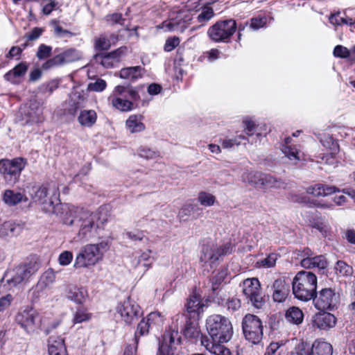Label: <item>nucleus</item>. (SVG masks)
<instances>
[{"instance_id": "obj_1", "label": "nucleus", "mask_w": 355, "mask_h": 355, "mask_svg": "<svg viewBox=\"0 0 355 355\" xmlns=\"http://www.w3.org/2000/svg\"><path fill=\"white\" fill-rule=\"evenodd\" d=\"M107 207H101L96 212L81 210L73 219H66L64 223L78 226L77 238L80 241H85L98 235V230L102 229L107 223Z\"/></svg>"}, {"instance_id": "obj_2", "label": "nucleus", "mask_w": 355, "mask_h": 355, "mask_svg": "<svg viewBox=\"0 0 355 355\" xmlns=\"http://www.w3.org/2000/svg\"><path fill=\"white\" fill-rule=\"evenodd\" d=\"M110 247L108 239L102 240L96 243H87L83 245L76 254L73 268L75 269H90L104 258L105 254Z\"/></svg>"}, {"instance_id": "obj_3", "label": "nucleus", "mask_w": 355, "mask_h": 355, "mask_svg": "<svg viewBox=\"0 0 355 355\" xmlns=\"http://www.w3.org/2000/svg\"><path fill=\"white\" fill-rule=\"evenodd\" d=\"M206 328L210 337L215 343H227L233 336V327L226 317L214 314L206 320Z\"/></svg>"}, {"instance_id": "obj_4", "label": "nucleus", "mask_w": 355, "mask_h": 355, "mask_svg": "<svg viewBox=\"0 0 355 355\" xmlns=\"http://www.w3.org/2000/svg\"><path fill=\"white\" fill-rule=\"evenodd\" d=\"M317 282V277L313 272H298L292 282L295 297L304 302L313 299L316 293Z\"/></svg>"}, {"instance_id": "obj_5", "label": "nucleus", "mask_w": 355, "mask_h": 355, "mask_svg": "<svg viewBox=\"0 0 355 355\" xmlns=\"http://www.w3.org/2000/svg\"><path fill=\"white\" fill-rule=\"evenodd\" d=\"M28 192L33 199L41 205L45 212H53L55 204L60 203L59 189L55 183L33 187Z\"/></svg>"}, {"instance_id": "obj_6", "label": "nucleus", "mask_w": 355, "mask_h": 355, "mask_svg": "<svg viewBox=\"0 0 355 355\" xmlns=\"http://www.w3.org/2000/svg\"><path fill=\"white\" fill-rule=\"evenodd\" d=\"M236 29L237 24L234 19L220 20L209 28L207 35L214 42L227 43Z\"/></svg>"}, {"instance_id": "obj_7", "label": "nucleus", "mask_w": 355, "mask_h": 355, "mask_svg": "<svg viewBox=\"0 0 355 355\" xmlns=\"http://www.w3.org/2000/svg\"><path fill=\"white\" fill-rule=\"evenodd\" d=\"M242 329L247 340L252 344L259 343L263 338V324L260 318L252 314H246L242 320Z\"/></svg>"}, {"instance_id": "obj_8", "label": "nucleus", "mask_w": 355, "mask_h": 355, "mask_svg": "<svg viewBox=\"0 0 355 355\" xmlns=\"http://www.w3.org/2000/svg\"><path fill=\"white\" fill-rule=\"evenodd\" d=\"M114 317L126 324H131L137 320L141 312L139 306L130 297L119 303L115 309Z\"/></svg>"}, {"instance_id": "obj_9", "label": "nucleus", "mask_w": 355, "mask_h": 355, "mask_svg": "<svg viewBox=\"0 0 355 355\" xmlns=\"http://www.w3.org/2000/svg\"><path fill=\"white\" fill-rule=\"evenodd\" d=\"M231 252L232 247L230 243L217 245L210 242L202 245L200 261L211 265L219 260L221 257L230 254Z\"/></svg>"}, {"instance_id": "obj_10", "label": "nucleus", "mask_w": 355, "mask_h": 355, "mask_svg": "<svg viewBox=\"0 0 355 355\" xmlns=\"http://www.w3.org/2000/svg\"><path fill=\"white\" fill-rule=\"evenodd\" d=\"M15 320L27 333L34 332L40 324L39 313L31 306L20 310L16 315Z\"/></svg>"}, {"instance_id": "obj_11", "label": "nucleus", "mask_w": 355, "mask_h": 355, "mask_svg": "<svg viewBox=\"0 0 355 355\" xmlns=\"http://www.w3.org/2000/svg\"><path fill=\"white\" fill-rule=\"evenodd\" d=\"M313 299L315 306L318 310H333L339 303L340 295L331 288H325L315 293Z\"/></svg>"}, {"instance_id": "obj_12", "label": "nucleus", "mask_w": 355, "mask_h": 355, "mask_svg": "<svg viewBox=\"0 0 355 355\" xmlns=\"http://www.w3.org/2000/svg\"><path fill=\"white\" fill-rule=\"evenodd\" d=\"M243 293L255 308H261L265 303L261 291V285L257 278H248L243 282Z\"/></svg>"}, {"instance_id": "obj_13", "label": "nucleus", "mask_w": 355, "mask_h": 355, "mask_svg": "<svg viewBox=\"0 0 355 355\" xmlns=\"http://www.w3.org/2000/svg\"><path fill=\"white\" fill-rule=\"evenodd\" d=\"M21 120L24 124L42 122L44 119L42 104L37 99H31L28 104L20 108Z\"/></svg>"}, {"instance_id": "obj_14", "label": "nucleus", "mask_w": 355, "mask_h": 355, "mask_svg": "<svg viewBox=\"0 0 355 355\" xmlns=\"http://www.w3.org/2000/svg\"><path fill=\"white\" fill-rule=\"evenodd\" d=\"M37 265L35 263L18 266L10 272V277L7 279L9 284L17 286L26 282L29 278L37 270Z\"/></svg>"}, {"instance_id": "obj_15", "label": "nucleus", "mask_w": 355, "mask_h": 355, "mask_svg": "<svg viewBox=\"0 0 355 355\" xmlns=\"http://www.w3.org/2000/svg\"><path fill=\"white\" fill-rule=\"evenodd\" d=\"M181 340L178 329L170 328L166 331L163 336L162 342L160 344L157 355H175L176 345Z\"/></svg>"}, {"instance_id": "obj_16", "label": "nucleus", "mask_w": 355, "mask_h": 355, "mask_svg": "<svg viewBox=\"0 0 355 355\" xmlns=\"http://www.w3.org/2000/svg\"><path fill=\"white\" fill-rule=\"evenodd\" d=\"M26 165V160L22 157L12 160L3 159L0 160V173L10 176L19 175Z\"/></svg>"}, {"instance_id": "obj_17", "label": "nucleus", "mask_w": 355, "mask_h": 355, "mask_svg": "<svg viewBox=\"0 0 355 355\" xmlns=\"http://www.w3.org/2000/svg\"><path fill=\"white\" fill-rule=\"evenodd\" d=\"M80 58V53L75 49H69L54 56L53 58L47 60L42 66L43 69L61 65L65 63L72 62Z\"/></svg>"}, {"instance_id": "obj_18", "label": "nucleus", "mask_w": 355, "mask_h": 355, "mask_svg": "<svg viewBox=\"0 0 355 355\" xmlns=\"http://www.w3.org/2000/svg\"><path fill=\"white\" fill-rule=\"evenodd\" d=\"M152 250H147L139 255H135L131 259V265L135 268H139L141 272H146L151 268L155 260L151 256Z\"/></svg>"}, {"instance_id": "obj_19", "label": "nucleus", "mask_w": 355, "mask_h": 355, "mask_svg": "<svg viewBox=\"0 0 355 355\" xmlns=\"http://www.w3.org/2000/svg\"><path fill=\"white\" fill-rule=\"evenodd\" d=\"M272 290V297L273 300L277 302H283L289 293L290 286L284 279L279 278L273 282Z\"/></svg>"}, {"instance_id": "obj_20", "label": "nucleus", "mask_w": 355, "mask_h": 355, "mask_svg": "<svg viewBox=\"0 0 355 355\" xmlns=\"http://www.w3.org/2000/svg\"><path fill=\"white\" fill-rule=\"evenodd\" d=\"M49 355H67L64 338L60 336H52L48 341Z\"/></svg>"}, {"instance_id": "obj_21", "label": "nucleus", "mask_w": 355, "mask_h": 355, "mask_svg": "<svg viewBox=\"0 0 355 355\" xmlns=\"http://www.w3.org/2000/svg\"><path fill=\"white\" fill-rule=\"evenodd\" d=\"M64 293L67 299L77 304H82L87 297V291L84 288H78L73 285L67 286Z\"/></svg>"}, {"instance_id": "obj_22", "label": "nucleus", "mask_w": 355, "mask_h": 355, "mask_svg": "<svg viewBox=\"0 0 355 355\" xmlns=\"http://www.w3.org/2000/svg\"><path fill=\"white\" fill-rule=\"evenodd\" d=\"M336 318L329 313L318 314L313 320V324L320 329H327L335 326Z\"/></svg>"}, {"instance_id": "obj_23", "label": "nucleus", "mask_w": 355, "mask_h": 355, "mask_svg": "<svg viewBox=\"0 0 355 355\" xmlns=\"http://www.w3.org/2000/svg\"><path fill=\"white\" fill-rule=\"evenodd\" d=\"M28 67V64L26 62L19 63L4 75L5 80L12 84H18L19 81L17 79L23 77L26 73Z\"/></svg>"}, {"instance_id": "obj_24", "label": "nucleus", "mask_w": 355, "mask_h": 355, "mask_svg": "<svg viewBox=\"0 0 355 355\" xmlns=\"http://www.w3.org/2000/svg\"><path fill=\"white\" fill-rule=\"evenodd\" d=\"M3 200L8 206H15L21 202H26L28 199L26 196L20 192L8 189L3 193Z\"/></svg>"}, {"instance_id": "obj_25", "label": "nucleus", "mask_w": 355, "mask_h": 355, "mask_svg": "<svg viewBox=\"0 0 355 355\" xmlns=\"http://www.w3.org/2000/svg\"><path fill=\"white\" fill-rule=\"evenodd\" d=\"M301 266L304 268L324 269L327 267L326 259L322 256H315L313 257H304L300 261Z\"/></svg>"}, {"instance_id": "obj_26", "label": "nucleus", "mask_w": 355, "mask_h": 355, "mask_svg": "<svg viewBox=\"0 0 355 355\" xmlns=\"http://www.w3.org/2000/svg\"><path fill=\"white\" fill-rule=\"evenodd\" d=\"M336 191H339L338 189L335 187H330L322 184H315L306 189V193L311 194L315 197H325L331 195Z\"/></svg>"}, {"instance_id": "obj_27", "label": "nucleus", "mask_w": 355, "mask_h": 355, "mask_svg": "<svg viewBox=\"0 0 355 355\" xmlns=\"http://www.w3.org/2000/svg\"><path fill=\"white\" fill-rule=\"evenodd\" d=\"M22 227L15 223L5 222L0 228V236L1 237H12L21 234Z\"/></svg>"}, {"instance_id": "obj_28", "label": "nucleus", "mask_w": 355, "mask_h": 355, "mask_svg": "<svg viewBox=\"0 0 355 355\" xmlns=\"http://www.w3.org/2000/svg\"><path fill=\"white\" fill-rule=\"evenodd\" d=\"M125 126L130 133L140 132L145 129V125L140 115H130L125 121Z\"/></svg>"}, {"instance_id": "obj_29", "label": "nucleus", "mask_w": 355, "mask_h": 355, "mask_svg": "<svg viewBox=\"0 0 355 355\" xmlns=\"http://www.w3.org/2000/svg\"><path fill=\"white\" fill-rule=\"evenodd\" d=\"M311 355H332V346L324 341H315L311 348Z\"/></svg>"}, {"instance_id": "obj_30", "label": "nucleus", "mask_w": 355, "mask_h": 355, "mask_svg": "<svg viewBox=\"0 0 355 355\" xmlns=\"http://www.w3.org/2000/svg\"><path fill=\"white\" fill-rule=\"evenodd\" d=\"M97 116L94 110H83L78 116L79 123L85 127L92 126L96 121Z\"/></svg>"}, {"instance_id": "obj_31", "label": "nucleus", "mask_w": 355, "mask_h": 355, "mask_svg": "<svg viewBox=\"0 0 355 355\" xmlns=\"http://www.w3.org/2000/svg\"><path fill=\"white\" fill-rule=\"evenodd\" d=\"M248 184L259 190L265 191L274 187L277 179H247Z\"/></svg>"}, {"instance_id": "obj_32", "label": "nucleus", "mask_w": 355, "mask_h": 355, "mask_svg": "<svg viewBox=\"0 0 355 355\" xmlns=\"http://www.w3.org/2000/svg\"><path fill=\"white\" fill-rule=\"evenodd\" d=\"M204 304L201 302L200 296L193 295L191 296L187 304V310L189 313H200L203 312Z\"/></svg>"}, {"instance_id": "obj_33", "label": "nucleus", "mask_w": 355, "mask_h": 355, "mask_svg": "<svg viewBox=\"0 0 355 355\" xmlns=\"http://www.w3.org/2000/svg\"><path fill=\"white\" fill-rule=\"evenodd\" d=\"M142 68L140 66L123 68L120 71L119 76L124 79L137 80L141 76Z\"/></svg>"}, {"instance_id": "obj_34", "label": "nucleus", "mask_w": 355, "mask_h": 355, "mask_svg": "<svg viewBox=\"0 0 355 355\" xmlns=\"http://www.w3.org/2000/svg\"><path fill=\"white\" fill-rule=\"evenodd\" d=\"M286 320L293 324H300L304 318L302 311L297 307L293 306L288 309L286 313Z\"/></svg>"}, {"instance_id": "obj_35", "label": "nucleus", "mask_w": 355, "mask_h": 355, "mask_svg": "<svg viewBox=\"0 0 355 355\" xmlns=\"http://www.w3.org/2000/svg\"><path fill=\"white\" fill-rule=\"evenodd\" d=\"M291 138L286 137L285 139V145L282 147V152L291 161L296 162L300 159L298 150L293 146H288Z\"/></svg>"}, {"instance_id": "obj_36", "label": "nucleus", "mask_w": 355, "mask_h": 355, "mask_svg": "<svg viewBox=\"0 0 355 355\" xmlns=\"http://www.w3.org/2000/svg\"><path fill=\"white\" fill-rule=\"evenodd\" d=\"M85 98L78 92H75L71 96L70 105L69 112L74 114L78 109L84 106Z\"/></svg>"}, {"instance_id": "obj_37", "label": "nucleus", "mask_w": 355, "mask_h": 355, "mask_svg": "<svg viewBox=\"0 0 355 355\" xmlns=\"http://www.w3.org/2000/svg\"><path fill=\"white\" fill-rule=\"evenodd\" d=\"M112 105L121 112H128L132 110V103L121 97H114L112 99Z\"/></svg>"}, {"instance_id": "obj_38", "label": "nucleus", "mask_w": 355, "mask_h": 355, "mask_svg": "<svg viewBox=\"0 0 355 355\" xmlns=\"http://www.w3.org/2000/svg\"><path fill=\"white\" fill-rule=\"evenodd\" d=\"M320 142L324 147L329 149L331 154H337L339 152V145L338 142L329 135L324 134L323 137L320 138Z\"/></svg>"}, {"instance_id": "obj_39", "label": "nucleus", "mask_w": 355, "mask_h": 355, "mask_svg": "<svg viewBox=\"0 0 355 355\" xmlns=\"http://www.w3.org/2000/svg\"><path fill=\"white\" fill-rule=\"evenodd\" d=\"M198 202L204 207H211L216 202V197L210 193L200 191L197 198Z\"/></svg>"}, {"instance_id": "obj_40", "label": "nucleus", "mask_w": 355, "mask_h": 355, "mask_svg": "<svg viewBox=\"0 0 355 355\" xmlns=\"http://www.w3.org/2000/svg\"><path fill=\"white\" fill-rule=\"evenodd\" d=\"M214 15V12L212 8L205 6L202 8L201 12L197 17V21L201 24L198 26H203L206 22L210 20Z\"/></svg>"}, {"instance_id": "obj_41", "label": "nucleus", "mask_w": 355, "mask_h": 355, "mask_svg": "<svg viewBox=\"0 0 355 355\" xmlns=\"http://www.w3.org/2000/svg\"><path fill=\"white\" fill-rule=\"evenodd\" d=\"M312 227L318 230L324 236H327L331 232V227L325 220H314L312 223Z\"/></svg>"}, {"instance_id": "obj_42", "label": "nucleus", "mask_w": 355, "mask_h": 355, "mask_svg": "<svg viewBox=\"0 0 355 355\" xmlns=\"http://www.w3.org/2000/svg\"><path fill=\"white\" fill-rule=\"evenodd\" d=\"M278 257L277 254L271 253L267 257L258 261L257 264L260 268H270L275 266Z\"/></svg>"}, {"instance_id": "obj_43", "label": "nucleus", "mask_w": 355, "mask_h": 355, "mask_svg": "<svg viewBox=\"0 0 355 355\" xmlns=\"http://www.w3.org/2000/svg\"><path fill=\"white\" fill-rule=\"evenodd\" d=\"M335 270L340 276H351L353 274L352 268L343 261H337Z\"/></svg>"}, {"instance_id": "obj_44", "label": "nucleus", "mask_w": 355, "mask_h": 355, "mask_svg": "<svg viewBox=\"0 0 355 355\" xmlns=\"http://www.w3.org/2000/svg\"><path fill=\"white\" fill-rule=\"evenodd\" d=\"M340 12L333 14L329 17V21L334 26H339L342 24L352 25L355 24V20L352 18H344L339 16Z\"/></svg>"}, {"instance_id": "obj_45", "label": "nucleus", "mask_w": 355, "mask_h": 355, "mask_svg": "<svg viewBox=\"0 0 355 355\" xmlns=\"http://www.w3.org/2000/svg\"><path fill=\"white\" fill-rule=\"evenodd\" d=\"M91 318V313H88L85 309H80L75 312L73 322L74 324L81 323L89 320Z\"/></svg>"}, {"instance_id": "obj_46", "label": "nucleus", "mask_w": 355, "mask_h": 355, "mask_svg": "<svg viewBox=\"0 0 355 355\" xmlns=\"http://www.w3.org/2000/svg\"><path fill=\"white\" fill-rule=\"evenodd\" d=\"M146 319L149 323H151V327L154 326L158 327H161L164 320V316L159 312H152L149 313Z\"/></svg>"}, {"instance_id": "obj_47", "label": "nucleus", "mask_w": 355, "mask_h": 355, "mask_svg": "<svg viewBox=\"0 0 355 355\" xmlns=\"http://www.w3.org/2000/svg\"><path fill=\"white\" fill-rule=\"evenodd\" d=\"M138 154L139 157L146 159H153L159 157V152L153 150L147 147H141L139 149Z\"/></svg>"}, {"instance_id": "obj_48", "label": "nucleus", "mask_w": 355, "mask_h": 355, "mask_svg": "<svg viewBox=\"0 0 355 355\" xmlns=\"http://www.w3.org/2000/svg\"><path fill=\"white\" fill-rule=\"evenodd\" d=\"M105 21L110 25L114 24H120L123 25L125 21V19L123 17L121 13L114 12L112 14H109L105 16Z\"/></svg>"}, {"instance_id": "obj_49", "label": "nucleus", "mask_w": 355, "mask_h": 355, "mask_svg": "<svg viewBox=\"0 0 355 355\" xmlns=\"http://www.w3.org/2000/svg\"><path fill=\"white\" fill-rule=\"evenodd\" d=\"M95 59L96 62H99L105 68H111L114 66V63L115 62L109 54H97L95 56Z\"/></svg>"}, {"instance_id": "obj_50", "label": "nucleus", "mask_w": 355, "mask_h": 355, "mask_svg": "<svg viewBox=\"0 0 355 355\" xmlns=\"http://www.w3.org/2000/svg\"><path fill=\"white\" fill-rule=\"evenodd\" d=\"M291 355H311L309 345L304 342L300 343L291 352Z\"/></svg>"}, {"instance_id": "obj_51", "label": "nucleus", "mask_w": 355, "mask_h": 355, "mask_svg": "<svg viewBox=\"0 0 355 355\" xmlns=\"http://www.w3.org/2000/svg\"><path fill=\"white\" fill-rule=\"evenodd\" d=\"M352 54H354V53L352 52V49L349 51L342 45H337L334 49V55L335 57L347 58Z\"/></svg>"}, {"instance_id": "obj_52", "label": "nucleus", "mask_w": 355, "mask_h": 355, "mask_svg": "<svg viewBox=\"0 0 355 355\" xmlns=\"http://www.w3.org/2000/svg\"><path fill=\"white\" fill-rule=\"evenodd\" d=\"M94 46L98 51L107 50L111 46V43L109 39L101 36L95 40Z\"/></svg>"}, {"instance_id": "obj_53", "label": "nucleus", "mask_w": 355, "mask_h": 355, "mask_svg": "<svg viewBox=\"0 0 355 355\" xmlns=\"http://www.w3.org/2000/svg\"><path fill=\"white\" fill-rule=\"evenodd\" d=\"M73 258V253L70 251L65 250L60 254L58 261L60 266H67L71 263Z\"/></svg>"}, {"instance_id": "obj_54", "label": "nucleus", "mask_w": 355, "mask_h": 355, "mask_svg": "<svg viewBox=\"0 0 355 355\" xmlns=\"http://www.w3.org/2000/svg\"><path fill=\"white\" fill-rule=\"evenodd\" d=\"M222 343H214L209 352L214 355L231 354L230 350L222 345Z\"/></svg>"}, {"instance_id": "obj_55", "label": "nucleus", "mask_w": 355, "mask_h": 355, "mask_svg": "<svg viewBox=\"0 0 355 355\" xmlns=\"http://www.w3.org/2000/svg\"><path fill=\"white\" fill-rule=\"evenodd\" d=\"M106 86L107 84L104 80L101 78H98L95 82L90 83L88 85V89H89L90 91L99 92L103 91L105 89Z\"/></svg>"}, {"instance_id": "obj_56", "label": "nucleus", "mask_w": 355, "mask_h": 355, "mask_svg": "<svg viewBox=\"0 0 355 355\" xmlns=\"http://www.w3.org/2000/svg\"><path fill=\"white\" fill-rule=\"evenodd\" d=\"M51 51L52 48L50 46L41 44L39 46L36 55L39 60H44L50 56Z\"/></svg>"}, {"instance_id": "obj_57", "label": "nucleus", "mask_w": 355, "mask_h": 355, "mask_svg": "<svg viewBox=\"0 0 355 355\" xmlns=\"http://www.w3.org/2000/svg\"><path fill=\"white\" fill-rule=\"evenodd\" d=\"M151 327V323L145 319H143L138 324L137 329L135 333L136 337L138 334L140 336L146 335L148 333L149 328Z\"/></svg>"}, {"instance_id": "obj_58", "label": "nucleus", "mask_w": 355, "mask_h": 355, "mask_svg": "<svg viewBox=\"0 0 355 355\" xmlns=\"http://www.w3.org/2000/svg\"><path fill=\"white\" fill-rule=\"evenodd\" d=\"M241 139H247V138L243 135H239L234 139H224L222 141L221 145L224 148H230L233 147L234 145H239Z\"/></svg>"}, {"instance_id": "obj_59", "label": "nucleus", "mask_w": 355, "mask_h": 355, "mask_svg": "<svg viewBox=\"0 0 355 355\" xmlns=\"http://www.w3.org/2000/svg\"><path fill=\"white\" fill-rule=\"evenodd\" d=\"M13 301V297L10 294L0 297V312L7 310Z\"/></svg>"}, {"instance_id": "obj_60", "label": "nucleus", "mask_w": 355, "mask_h": 355, "mask_svg": "<svg viewBox=\"0 0 355 355\" xmlns=\"http://www.w3.org/2000/svg\"><path fill=\"white\" fill-rule=\"evenodd\" d=\"M184 335L188 338H197L200 335V330L197 326L189 324L184 329Z\"/></svg>"}, {"instance_id": "obj_61", "label": "nucleus", "mask_w": 355, "mask_h": 355, "mask_svg": "<svg viewBox=\"0 0 355 355\" xmlns=\"http://www.w3.org/2000/svg\"><path fill=\"white\" fill-rule=\"evenodd\" d=\"M180 44L178 37H173L166 40L164 49L165 51L170 52L177 47Z\"/></svg>"}, {"instance_id": "obj_62", "label": "nucleus", "mask_w": 355, "mask_h": 355, "mask_svg": "<svg viewBox=\"0 0 355 355\" xmlns=\"http://www.w3.org/2000/svg\"><path fill=\"white\" fill-rule=\"evenodd\" d=\"M127 52V47L126 46H121L119 49L109 53V56L112 58V59L115 62H117L119 61L120 58L125 55Z\"/></svg>"}, {"instance_id": "obj_63", "label": "nucleus", "mask_w": 355, "mask_h": 355, "mask_svg": "<svg viewBox=\"0 0 355 355\" xmlns=\"http://www.w3.org/2000/svg\"><path fill=\"white\" fill-rule=\"evenodd\" d=\"M266 24V17H254L250 20V28L253 30H258L263 27Z\"/></svg>"}, {"instance_id": "obj_64", "label": "nucleus", "mask_w": 355, "mask_h": 355, "mask_svg": "<svg viewBox=\"0 0 355 355\" xmlns=\"http://www.w3.org/2000/svg\"><path fill=\"white\" fill-rule=\"evenodd\" d=\"M226 275L224 271L218 272L212 279V288L216 290L218 288V285L224 279Z\"/></svg>"}]
</instances>
